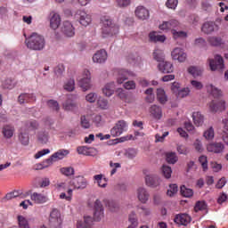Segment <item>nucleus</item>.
<instances>
[{
    "label": "nucleus",
    "mask_w": 228,
    "mask_h": 228,
    "mask_svg": "<svg viewBox=\"0 0 228 228\" xmlns=\"http://www.w3.org/2000/svg\"><path fill=\"white\" fill-rule=\"evenodd\" d=\"M101 20L102 23V37L103 38H111V37H117L120 33V27L113 22L110 17L103 16Z\"/></svg>",
    "instance_id": "f257e3e1"
},
{
    "label": "nucleus",
    "mask_w": 228,
    "mask_h": 228,
    "mask_svg": "<svg viewBox=\"0 0 228 228\" xmlns=\"http://www.w3.org/2000/svg\"><path fill=\"white\" fill-rule=\"evenodd\" d=\"M26 44L28 49H32V51H43L45 47V38L40 34L33 33L26 39Z\"/></svg>",
    "instance_id": "f03ea898"
},
{
    "label": "nucleus",
    "mask_w": 228,
    "mask_h": 228,
    "mask_svg": "<svg viewBox=\"0 0 228 228\" xmlns=\"http://www.w3.org/2000/svg\"><path fill=\"white\" fill-rule=\"evenodd\" d=\"M129 129V123L127 121L121 119L118 120L114 126L110 129V134L112 138H117L124 134Z\"/></svg>",
    "instance_id": "7ed1b4c3"
},
{
    "label": "nucleus",
    "mask_w": 228,
    "mask_h": 228,
    "mask_svg": "<svg viewBox=\"0 0 228 228\" xmlns=\"http://www.w3.org/2000/svg\"><path fill=\"white\" fill-rule=\"evenodd\" d=\"M78 86L83 92H88L92 88V75L90 70L85 69L82 73V77L78 79Z\"/></svg>",
    "instance_id": "20e7f679"
},
{
    "label": "nucleus",
    "mask_w": 228,
    "mask_h": 228,
    "mask_svg": "<svg viewBox=\"0 0 228 228\" xmlns=\"http://www.w3.org/2000/svg\"><path fill=\"white\" fill-rule=\"evenodd\" d=\"M49 223L51 227L60 228L61 227V224H63V218L61 216V213L57 208H53L50 212Z\"/></svg>",
    "instance_id": "39448f33"
},
{
    "label": "nucleus",
    "mask_w": 228,
    "mask_h": 228,
    "mask_svg": "<svg viewBox=\"0 0 228 228\" xmlns=\"http://www.w3.org/2000/svg\"><path fill=\"white\" fill-rule=\"evenodd\" d=\"M69 185L74 190H85L88 186V180L83 175H77L70 180Z\"/></svg>",
    "instance_id": "423d86ee"
},
{
    "label": "nucleus",
    "mask_w": 228,
    "mask_h": 228,
    "mask_svg": "<svg viewBox=\"0 0 228 228\" xmlns=\"http://www.w3.org/2000/svg\"><path fill=\"white\" fill-rule=\"evenodd\" d=\"M134 15L138 20H149L151 19V11L143 5L135 7Z\"/></svg>",
    "instance_id": "0eeeda50"
},
{
    "label": "nucleus",
    "mask_w": 228,
    "mask_h": 228,
    "mask_svg": "<svg viewBox=\"0 0 228 228\" xmlns=\"http://www.w3.org/2000/svg\"><path fill=\"white\" fill-rule=\"evenodd\" d=\"M208 65L210 67V70L215 72V70H224V58L220 55H216L214 59L208 60Z\"/></svg>",
    "instance_id": "6e6552de"
},
{
    "label": "nucleus",
    "mask_w": 228,
    "mask_h": 228,
    "mask_svg": "<svg viewBox=\"0 0 228 228\" xmlns=\"http://www.w3.org/2000/svg\"><path fill=\"white\" fill-rule=\"evenodd\" d=\"M131 76H133V73L126 69H116L114 71V77L118 85H122V83H124V81H127Z\"/></svg>",
    "instance_id": "1a4fd4ad"
},
{
    "label": "nucleus",
    "mask_w": 228,
    "mask_h": 228,
    "mask_svg": "<svg viewBox=\"0 0 228 228\" xmlns=\"http://www.w3.org/2000/svg\"><path fill=\"white\" fill-rule=\"evenodd\" d=\"M209 111L211 113H218V111H225L224 100H213L208 103Z\"/></svg>",
    "instance_id": "9d476101"
},
{
    "label": "nucleus",
    "mask_w": 228,
    "mask_h": 228,
    "mask_svg": "<svg viewBox=\"0 0 228 228\" xmlns=\"http://www.w3.org/2000/svg\"><path fill=\"white\" fill-rule=\"evenodd\" d=\"M94 218L96 222H101L102 218H104V208H102V203L101 200H96L94 201Z\"/></svg>",
    "instance_id": "9b49d317"
},
{
    "label": "nucleus",
    "mask_w": 228,
    "mask_h": 228,
    "mask_svg": "<svg viewBox=\"0 0 228 228\" xmlns=\"http://www.w3.org/2000/svg\"><path fill=\"white\" fill-rule=\"evenodd\" d=\"M61 31L65 37H68L69 38H72V37L76 35V29L70 21H64Z\"/></svg>",
    "instance_id": "f8f14e48"
},
{
    "label": "nucleus",
    "mask_w": 228,
    "mask_h": 228,
    "mask_svg": "<svg viewBox=\"0 0 228 228\" xmlns=\"http://www.w3.org/2000/svg\"><path fill=\"white\" fill-rule=\"evenodd\" d=\"M162 181L163 180L157 175H146L145 176L146 185L151 186V188H158V186L161 184Z\"/></svg>",
    "instance_id": "ddd939ff"
},
{
    "label": "nucleus",
    "mask_w": 228,
    "mask_h": 228,
    "mask_svg": "<svg viewBox=\"0 0 228 228\" xmlns=\"http://www.w3.org/2000/svg\"><path fill=\"white\" fill-rule=\"evenodd\" d=\"M225 150V145L222 142H210L207 145L208 152H213L214 154H222Z\"/></svg>",
    "instance_id": "4468645a"
},
{
    "label": "nucleus",
    "mask_w": 228,
    "mask_h": 228,
    "mask_svg": "<svg viewBox=\"0 0 228 228\" xmlns=\"http://www.w3.org/2000/svg\"><path fill=\"white\" fill-rule=\"evenodd\" d=\"M136 195L138 200H140L142 204H147V202H149L151 194L149 193V191L145 189V187H139L136 191Z\"/></svg>",
    "instance_id": "2eb2a0df"
},
{
    "label": "nucleus",
    "mask_w": 228,
    "mask_h": 228,
    "mask_svg": "<svg viewBox=\"0 0 228 228\" xmlns=\"http://www.w3.org/2000/svg\"><path fill=\"white\" fill-rule=\"evenodd\" d=\"M107 60H108V53H106L105 50L97 51L93 55L94 63H99V64L106 63Z\"/></svg>",
    "instance_id": "dca6fc26"
},
{
    "label": "nucleus",
    "mask_w": 228,
    "mask_h": 228,
    "mask_svg": "<svg viewBox=\"0 0 228 228\" xmlns=\"http://www.w3.org/2000/svg\"><path fill=\"white\" fill-rule=\"evenodd\" d=\"M179 26V21L175 20H171L169 21H164L159 26V29L161 31H173L175 28H177Z\"/></svg>",
    "instance_id": "f3484780"
},
{
    "label": "nucleus",
    "mask_w": 228,
    "mask_h": 228,
    "mask_svg": "<svg viewBox=\"0 0 228 228\" xmlns=\"http://www.w3.org/2000/svg\"><path fill=\"white\" fill-rule=\"evenodd\" d=\"M171 56L173 60H177V61H180V63H183V61H186V53H184V50L182 48H175L172 53Z\"/></svg>",
    "instance_id": "a211bd4d"
},
{
    "label": "nucleus",
    "mask_w": 228,
    "mask_h": 228,
    "mask_svg": "<svg viewBox=\"0 0 228 228\" xmlns=\"http://www.w3.org/2000/svg\"><path fill=\"white\" fill-rule=\"evenodd\" d=\"M158 69L163 74H172L174 72V64L170 61H164L159 63Z\"/></svg>",
    "instance_id": "6ab92c4d"
},
{
    "label": "nucleus",
    "mask_w": 228,
    "mask_h": 228,
    "mask_svg": "<svg viewBox=\"0 0 228 228\" xmlns=\"http://www.w3.org/2000/svg\"><path fill=\"white\" fill-rule=\"evenodd\" d=\"M218 29H220V27H218V25L213 21H208L201 27V31L206 33V35H211V33L214 31H218Z\"/></svg>",
    "instance_id": "aec40b11"
},
{
    "label": "nucleus",
    "mask_w": 228,
    "mask_h": 228,
    "mask_svg": "<svg viewBox=\"0 0 228 228\" xmlns=\"http://www.w3.org/2000/svg\"><path fill=\"white\" fill-rule=\"evenodd\" d=\"M77 15L79 16V22L81 26H90L92 24V15L86 13L85 11H78Z\"/></svg>",
    "instance_id": "412c9836"
},
{
    "label": "nucleus",
    "mask_w": 228,
    "mask_h": 228,
    "mask_svg": "<svg viewBox=\"0 0 228 228\" xmlns=\"http://www.w3.org/2000/svg\"><path fill=\"white\" fill-rule=\"evenodd\" d=\"M174 222L178 225H188L191 222V217L188 214H179L175 216Z\"/></svg>",
    "instance_id": "4be33fe9"
},
{
    "label": "nucleus",
    "mask_w": 228,
    "mask_h": 228,
    "mask_svg": "<svg viewBox=\"0 0 228 228\" xmlns=\"http://www.w3.org/2000/svg\"><path fill=\"white\" fill-rule=\"evenodd\" d=\"M18 140L20 143L25 147L29 145V134L26 129L22 127L20 128V133L18 134Z\"/></svg>",
    "instance_id": "5701e85b"
},
{
    "label": "nucleus",
    "mask_w": 228,
    "mask_h": 228,
    "mask_svg": "<svg viewBox=\"0 0 228 228\" xmlns=\"http://www.w3.org/2000/svg\"><path fill=\"white\" fill-rule=\"evenodd\" d=\"M115 82H109L104 85L102 89V92L105 97H111L115 94Z\"/></svg>",
    "instance_id": "b1692460"
},
{
    "label": "nucleus",
    "mask_w": 228,
    "mask_h": 228,
    "mask_svg": "<svg viewBox=\"0 0 228 228\" xmlns=\"http://www.w3.org/2000/svg\"><path fill=\"white\" fill-rule=\"evenodd\" d=\"M31 200H33L36 204H45L49 200L47 196L38 193V192H34L30 195Z\"/></svg>",
    "instance_id": "393cba45"
},
{
    "label": "nucleus",
    "mask_w": 228,
    "mask_h": 228,
    "mask_svg": "<svg viewBox=\"0 0 228 228\" xmlns=\"http://www.w3.org/2000/svg\"><path fill=\"white\" fill-rule=\"evenodd\" d=\"M150 113L155 120H161V117H163V110L158 105H152L150 108Z\"/></svg>",
    "instance_id": "a878e982"
},
{
    "label": "nucleus",
    "mask_w": 228,
    "mask_h": 228,
    "mask_svg": "<svg viewBox=\"0 0 228 228\" xmlns=\"http://www.w3.org/2000/svg\"><path fill=\"white\" fill-rule=\"evenodd\" d=\"M38 127H40V123L35 119H30L26 121L21 128L25 129V131H37Z\"/></svg>",
    "instance_id": "bb28decb"
},
{
    "label": "nucleus",
    "mask_w": 228,
    "mask_h": 228,
    "mask_svg": "<svg viewBox=\"0 0 228 228\" xmlns=\"http://www.w3.org/2000/svg\"><path fill=\"white\" fill-rule=\"evenodd\" d=\"M192 122L196 127H200L204 124V115L200 111L192 112Z\"/></svg>",
    "instance_id": "cd10ccee"
},
{
    "label": "nucleus",
    "mask_w": 228,
    "mask_h": 228,
    "mask_svg": "<svg viewBox=\"0 0 228 228\" xmlns=\"http://www.w3.org/2000/svg\"><path fill=\"white\" fill-rule=\"evenodd\" d=\"M2 133L6 140H10L11 138H13V134H15V127L13 126L5 125L3 127Z\"/></svg>",
    "instance_id": "c85d7f7f"
},
{
    "label": "nucleus",
    "mask_w": 228,
    "mask_h": 228,
    "mask_svg": "<svg viewBox=\"0 0 228 228\" xmlns=\"http://www.w3.org/2000/svg\"><path fill=\"white\" fill-rule=\"evenodd\" d=\"M207 92L213 95V97L218 98L222 97V90L215 86L213 84H208L206 86Z\"/></svg>",
    "instance_id": "c756f323"
},
{
    "label": "nucleus",
    "mask_w": 228,
    "mask_h": 228,
    "mask_svg": "<svg viewBox=\"0 0 228 228\" xmlns=\"http://www.w3.org/2000/svg\"><path fill=\"white\" fill-rule=\"evenodd\" d=\"M61 24V18L60 17V14L53 13L50 19V28H52V29H58Z\"/></svg>",
    "instance_id": "7c9ffc66"
},
{
    "label": "nucleus",
    "mask_w": 228,
    "mask_h": 228,
    "mask_svg": "<svg viewBox=\"0 0 228 228\" xmlns=\"http://www.w3.org/2000/svg\"><path fill=\"white\" fill-rule=\"evenodd\" d=\"M150 42H165L167 37L165 35H159L156 31H151L149 33Z\"/></svg>",
    "instance_id": "2f4dec72"
},
{
    "label": "nucleus",
    "mask_w": 228,
    "mask_h": 228,
    "mask_svg": "<svg viewBox=\"0 0 228 228\" xmlns=\"http://www.w3.org/2000/svg\"><path fill=\"white\" fill-rule=\"evenodd\" d=\"M157 99L160 104H166L168 101V96L163 88L157 89Z\"/></svg>",
    "instance_id": "473e14b6"
},
{
    "label": "nucleus",
    "mask_w": 228,
    "mask_h": 228,
    "mask_svg": "<svg viewBox=\"0 0 228 228\" xmlns=\"http://www.w3.org/2000/svg\"><path fill=\"white\" fill-rule=\"evenodd\" d=\"M69 154H70V151L69 150H59L52 155V158L54 159V161H60V159L67 158Z\"/></svg>",
    "instance_id": "72a5a7b5"
},
{
    "label": "nucleus",
    "mask_w": 228,
    "mask_h": 228,
    "mask_svg": "<svg viewBox=\"0 0 228 228\" xmlns=\"http://www.w3.org/2000/svg\"><path fill=\"white\" fill-rule=\"evenodd\" d=\"M18 101L20 104H26V102H31V101H35V94H22L19 96Z\"/></svg>",
    "instance_id": "f704fd0d"
},
{
    "label": "nucleus",
    "mask_w": 228,
    "mask_h": 228,
    "mask_svg": "<svg viewBox=\"0 0 228 228\" xmlns=\"http://www.w3.org/2000/svg\"><path fill=\"white\" fill-rule=\"evenodd\" d=\"M94 180L100 188H106L108 186V180L102 175H94Z\"/></svg>",
    "instance_id": "c9c22d12"
},
{
    "label": "nucleus",
    "mask_w": 228,
    "mask_h": 228,
    "mask_svg": "<svg viewBox=\"0 0 228 228\" xmlns=\"http://www.w3.org/2000/svg\"><path fill=\"white\" fill-rule=\"evenodd\" d=\"M129 225L127 228H138V217L136 216V212H131L128 216Z\"/></svg>",
    "instance_id": "e433bc0d"
},
{
    "label": "nucleus",
    "mask_w": 228,
    "mask_h": 228,
    "mask_svg": "<svg viewBox=\"0 0 228 228\" xmlns=\"http://www.w3.org/2000/svg\"><path fill=\"white\" fill-rule=\"evenodd\" d=\"M63 110L66 111H74L77 108V103L71 99H68L62 105Z\"/></svg>",
    "instance_id": "4c0bfd02"
},
{
    "label": "nucleus",
    "mask_w": 228,
    "mask_h": 228,
    "mask_svg": "<svg viewBox=\"0 0 228 228\" xmlns=\"http://www.w3.org/2000/svg\"><path fill=\"white\" fill-rule=\"evenodd\" d=\"M49 138H50L49 132L47 131H41L37 134V140L43 145H46V143L49 142Z\"/></svg>",
    "instance_id": "58836bf2"
},
{
    "label": "nucleus",
    "mask_w": 228,
    "mask_h": 228,
    "mask_svg": "<svg viewBox=\"0 0 228 228\" xmlns=\"http://www.w3.org/2000/svg\"><path fill=\"white\" fill-rule=\"evenodd\" d=\"M54 162H56V160H54L52 155L49 159L44 160L42 164H38L37 170H43V168H48V167H51V165H53Z\"/></svg>",
    "instance_id": "ea45409f"
},
{
    "label": "nucleus",
    "mask_w": 228,
    "mask_h": 228,
    "mask_svg": "<svg viewBox=\"0 0 228 228\" xmlns=\"http://www.w3.org/2000/svg\"><path fill=\"white\" fill-rule=\"evenodd\" d=\"M63 88L66 92H74V90H76V80L69 78L64 83Z\"/></svg>",
    "instance_id": "a19ab883"
},
{
    "label": "nucleus",
    "mask_w": 228,
    "mask_h": 228,
    "mask_svg": "<svg viewBox=\"0 0 228 228\" xmlns=\"http://www.w3.org/2000/svg\"><path fill=\"white\" fill-rule=\"evenodd\" d=\"M178 159H179L177 158V155L175 154V152L169 151L166 153V160L167 163H170L171 165H175Z\"/></svg>",
    "instance_id": "79ce46f5"
},
{
    "label": "nucleus",
    "mask_w": 228,
    "mask_h": 228,
    "mask_svg": "<svg viewBox=\"0 0 228 228\" xmlns=\"http://www.w3.org/2000/svg\"><path fill=\"white\" fill-rule=\"evenodd\" d=\"M180 193L181 195H183V197H185L186 199L193 197V190L187 188L185 185H182L180 187Z\"/></svg>",
    "instance_id": "37998d69"
},
{
    "label": "nucleus",
    "mask_w": 228,
    "mask_h": 228,
    "mask_svg": "<svg viewBox=\"0 0 228 228\" xmlns=\"http://www.w3.org/2000/svg\"><path fill=\"white\" fill-rule=\"evenodd\" d=\"M203 136L208 142H211L212 140H214L215 139V128H213V126L208 127L207 130L204 131Z\"/></svg>",
    "instance_id": "c03bdc74"
},
{
    "label": "nucleus",
    "mask_w": 228,
    "mask_h": 228,
    "mask_svg": "<svg viewBox=\"0 0 228 228\" xmlns=\"http://www.w3.org/2000/svg\"><path fill=\"white\" fill-rule=\"evenodd\" d=\"M153 58L159 63H163V61H165V54L163 53V51H161L159 49H156L153 52Z\"/></svg>",
    "instance_id": "a18cd8bd"
},
{
    "label": "nucleus",
    "mask_w": 228,
    "mask_h": 228,
    "mask_svg": "<svg viewBox=\"0 0 228 228\" xmlns=\"http://www.w3.org/2000/svg\"><path fill=\"white\" fill-rule=\"evenodd\" d=\"M97 106L100 110H110V103L108 100L99 97L97 100Z\"/></svg>",
    "instance_id": "49530a36"
},
{
    "label": "nucleus",
    "mask_w": 228,
    "mask_h": 228,
    "mask_svg": "<svg viewBox=\"0 0 228 228\" xmlns=\"http://www.w3.org/2000/svg\"><path fill=\"white\" fill-rule=\"evenodd\" d=\"M206 209H208V203H206L204 200H199L196 202L194 206L195 213H199V211H204Z\"/></svg>",
    "instance_id": "de8ad7c7"
},
{
    "label": "nucleus",
    "mask_w": 228,
    "mask_h": 228,
    "mask_svg": "<svg viewBox=\"0 0 228 228\" xmlns=\"http://www.w3.org/2000/svg\"><path fill=\"white\" fill-rule=\"evenodd\" d=\"M61 174L62 175H65L66 177H70V175H74L75 170L74 167H61L60 169Z\"/></svg>",
    "instance_id": "09e8293b"
},
{
    "label": "nucleus",
    "mask_w": 228,
    "mask_h": 228,
    "mask_svg": "<svg viewBox=\"0 0 228 228\" xmlns=\"http://www.w3.org/2000/svg\"><path fill=\"white\" fill-rule=\"evenodd\" d=\"M172 35H173V38H175V40H177L179 38H187L188 37V33H186L185 31H183V30L177 31L174 28L172 30Z\"/></svg>",
    "instance_id": "8fccbe9b"
},
{
    "label": "nucleus",
    "mask_w": 228,
    "mask_h": 228,
    "mask_svg": "<svg viewBox=\"0 0 228 228\" xmlns=\"http://www.w3.org/2000/svg\"><path fill=\"white\" fill-rule=\"evenodd\" d=\"M187 70L189 74L193 76V77H199V76H202V70L195 66L189 67Z\"/></svg>",
    "instance_id": "3c124183"
},
{
    "label": "nucleus",
    "mask_w": 228,
    "mask_h": 228,
    "mask_svg": "<svg viewBox=\"0 0 228 228\" xmlns=\"http://www.w3.org/2000/svg\"><path fill=\"white\" fill-rule=\"evenodd\" d=\"M99 99V94L97 93H89L86 95V102H90V104H94Z\"/></svg>",
    "instance_id": "603ef678"
},
{
    "label": "nucleus",
    "mask_w": 228,
    "mask_h": 228,
    "mask_svg": "<svg viewBox=\"0 0 228 228\" xmlns=\"http://www.w3.org/2000/svg\"><path fill=\"white\" fill-rule=\"evenodd\" d=\"M47 106L52 111H60V103H58L56 100H49L47 102Z\"/></svg>",
    "instance_id": "864d4df0"
},
{
    "label": "nucleus",
    "mask_w": 228,
    "mask_h": 228,
    "mask_svg": "<svg viewBox=\"0 0 228 228\" xmlns=\"http://www.w3.org/2000/svg\"><path fill=\"white\" fill-rule=\"evenodd\" d=\"M191 87L192 90L200 91L204 88V84L199 80H191Z\"/></svg>",
    "instance_id": "5fc2aeb1"
},
{
    "label": "nucleus",
    "mask_w": 228,
    "mask_h": 228,
    "mask_svg": "<svg viewBox=\"0 0 228 228\" xmlns=\"http://www.w3.org/2000/svg\"><path fill=\"white\" fill-rule=\"evenodd\" d=\"M208 43L214 47H218V45H222V38L216 37H208Z\"/></svg>",
    "instance_id": "6e6d98bb"
},
{
    "label": "nucleus",
    "mask_w": 228,
    "mask_h": 228,
    "mask_svg": "<svg viewBox=\"0 0 228 228\" xmlns=\"http://www.w3.org/2000/svg\"><path fill=\"white\" fill-rule=\"evenodd\" d=\"M137 154L138 151L136 149L131 148L126 151L125 156L126 158H128V159H134Z\"/></svg>",
    "instance_id": "4d7b16f0"
},
{
    "label": "nucleus",
    "mask_w": 228,
    "mask_h": 228,
    "mask_svg": "<svg viewBox=\"0 0 228 228\" xmlns=\"http://www.w3.org/2000/svg\"><path fill=\"white\" fill-rule=\"evenodd\" d=\"M177 191H179V188L177 187V184L175 183L170 184L167 191V195H168V197H174V195H175Z\"/></svg>",
    "instance_id": "13d9d810"
},
{
    "label": "nucleus",
    "mask_w": 228,
    "mask_h": 228,
    "mask_svg": "<svg viewBox=\"0 0 228 228\" xmlns=\"http://www.w3.org/2000/svg\"><path fill=\"white\" fill-rule=\"evenodd\" d=\"M162 174L166 179H170L172 177V167L164 165L162 167Z\"/></svg>",
    "instance_id": "bf43d9fd"
},
{
    "label": "nucleus",
    "mask_w": 228,
    "mask_h": 228,
    "mask_svg": "<svg viewBox=\"0 0 228 228\" xmlns=\"http://www.w3.org/2000/svg\"><path fill=\"white\" fill-rule=\"evenodd\" d=\"M190 92H191L190 87H183L180 89V91L178 92V94L176 95L177 97H181L182 99H184V97H188V95H190Z\"/></svg>",
    "instance_id": "052dcab7"
},
{
    "label": "nucleus",
    "mask_w": 228,
    "mask_h": 228,
    "mask_svg": "<svg viewBox=\"0 0 228 228\" xmlns=\"http://www.w3.org/2000/svg\"><path fill=\"white\" fill-rule=\"evenodd\" d=\"M125 90H135L136 89V82L134 80H129L124 83L123 85Z\"/></svg>",
    "instance_id": "680f3d73"
},
{
    "label": "nucleus",
    "mask_w": 228,
    "mask_h": 228,
    "mask_svg": "<svg viewBox=\"0 0 228 228\" xmlns=\"http://www.w3.org/2000/svg\"><path fill=\"white\" fill-rule=\"evenodd\" d=\"M3 86L7 90H12V88L15 87V82L12 78H7L3 83Z\"/></svg>",
    "instance_id": "e2e57ef3"
},
{
    "label": "nucleus",
    "mask_w": 228,
    "mask_h": 228,
    "mask_svg": "<svg viewBox=\"0 0 228 228\" xmlns=\"http://www.w3.org/2000/svg\"><path fill=\"white\" fill-rule=\"evenodd\" d=\"M193 147L197 152H204V146L202 145V141L196 139L193 142Z\"/></svg>",
    "instance_id": "0e129e2a"
},
{
    "label": "nucleus",
    "mask_w": 228,
    "mask_h": 228,
    "mask_svg": "<svg viewBox=\"0 0 228 228\" xmlns=\"http://www.w3.org/2000/svg\"><path fill=\"white\" fill-rule=\"evenodd\" d=\"M43 124L45 127H48V129H51L53 126H54V119L45 117L43 118Z\"/></svg>",
    "instance_id": "69168bd1"
},
{
    "label": "nucleus",
    "mask_w": 228,
    "mask_h": 228,
    "mask_svg": "<svg viewBox=\"0 0 228 228\" xmlns=\"http://www.w3.org/2000/svg\"><path fill=\"white\" fill-rule=\"evenodd\" d=\"M177 4H179L178 0H167L166 2L167 8H169L170 10H175V8H177Z\"/></svg>",
    "instance_id": "338daca9"
},
{
    "label": "nucleus",
    "mask_w": 228,
    "mask_h": 228,
    "mask_svg": "<svg viewBox=\"0 0 228 228\" xmlns=\"http://www.w3.org/2000/svg\"><path fill=\"white\" fill-rule=\"evenodd\" d=\"M116 3L119 8H127V6H131V0H116Z\"/></svg>",
    "instance_id": "774afa93"
}]
</instances>
